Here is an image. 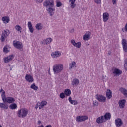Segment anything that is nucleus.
Masks as SVG:
<instances>
[{"instance_id": "1", "label": "nucleus", "mask_w": 127, "mask_h": 127, "mask_svg": "<svg viewBox=\"0 0 127 127\" xmlns=\"http://www.w3.org/2000/svg\"><path fill=\"white\" fill-rule=\"evenodd\" d=\"M64 69V66L61 64H57L53 66L54 74H59Z\"/></svg>"}, {"instance_id": "2", "label": "nucleus", "mask_w": 127, "mask_h": 127, "mask_svg": "<svg viewBox=\"0 0 127 127\" xmlns=\"http://www.w3.org/2000/svg\"><path fill=\"white\" fill-rule=\"evenodd\" d=\"M28 114V111L25 108H22L18 111V117L19 118H25Z\"/></svg>"}, {"instance_id": "3", "label": "nucleus", "mask_w": 127, "mask_h": 127, "mask_svg": "<svg viewBox=\"0 0 127 127\" xmlns=\"http://www.w3.org/2000/svg\"><path fill=\"white\" fill-rule=\"evenodd\" d=\"M44 7L46 9L54 6V1L52 0H46L43 3Z\"/></svg>"}, {"instance_id": "4", "label": "nucleus", "mask_w": 127, "mask_h": 127, "mask_svg": "<svg viewBox=\"0 0 127 127\" xmlns=\"http://www.w3.org/2000/svg\"><path fill=\"white\" fill-rule=\"evenodd\" d=\"M13 44L14 47L16 48L17 49H22V47H23V46L22 45V43H21L20 41H13Z\"/></svg>"}, {"instance_id": "5", "label": "nucleus", "mask_w": 127, "mask_h": 127, "mask_svg": "<svg viewBox=\"0 0 127 127\" xmlns=\"http://www.w3.org/2000/svg\"><path fill=\"white\" fill-rule=\"evenodd\" d=\"M96 99L98 100V101H99V102H100L101 103H105V102H106V100H107L106 97L102 95L98 94H97L96 95Z\"/></svg>"}, {"instance_id": "6", "label": "nucleus", "mask_w": 127, "mask_h": 127, "mask_svg": "<svg viewBox=\"0 0 127 127\" xmlns=\"http://www.w3.org/2000/svg\"><path fill=\"white\" fill-rule=\"evenodd\" d=\"M25 79L28 83H33V81H34L33 77L30 74H27L25 77Z\"/></svg>"}, {"instance_id": "7", "label": "nucleus", "mask_w": 127, "mask_h": 127, "mask_svg": "<svg viewBox=\"0 0 127 127\" xmlns=\"http://www.w3.org/2000/svg\"><path fill=\"white\" fill-rule=\"evenodd\" d=\"M3 103H8V104H12V103H14L15 102V99L11 97H6L4 101H3Z\"/></svg>"}, {"instance_id": "8", "label": "nucleus", "mask_w": 127, "mask_h": 127, "mask_svg": "<svg viewBox=\"0 0 127 127\" xmlns=\"http://www.w3.org/2000/svg\"><path fill=\"white\" fill-rule=\"evenodd\" d=\"M115 124L117 127H122L123 126V121L121 118H117L115 120Z\"/></svg>"}, {"instance_id": "9", "label": "nucleus", "mask_w": 127, "mask_h": 127, "mask_svg": "<svg viewBox=\"0 0 127 127\" xmlns=\"http://www.w3.org/2000/svg\"><path fill=\"white\" fill-rule=\"evenodd\" d=\"M122 45L123 46V50L125 52H127V40H126V39H122Z\"/></svg>"}, {"instance_id": "10", "label": "nucleus", "mask_w": 127, "mask_h": 127, "mask_svg": "<svg viewBox=\"0 0 127 127\" xmlns=\"http://www.w3.org/2000/svg\"><path fill=\"white\" fill-rule=\"evenodd\" d=\"M46 10L48 11V14H49L50 16H52V15L54 14L55 9L53 8V7H50L47 8Z\"/></svg>"}, {"instance_id": "11", "label": "nucleus", "mask_w": 127, "mask_h": 127, "mask_svg": "<svg viewBox=\"0 0 127 127\" xmlns=\"http://www.w3.org/2000/svg\"><path fill=\"white\" fill-rule=\"evenodd\" d=\"M13 55H9V56L5 57L4 58V61L5 63H8V62H10L12 59H13Z\"/></svg>"}, {"instance_id": "12", "label": "nucleus", "mask_w": 127, "mask_h": 127, "mask_svg": "<svg viewBox=\"0 0 127 127\" xmlns=\"http://www.w3.org/2000/svg\"><path fill=\"white\" fill-rule=\"evenodd\" d=\"M106 120L104 118V116H102L97 118L96 119V123L97 124H102V123H105Z\"/></svg>"}, {"instance_id": "13", "label": "nucleus", "mask_w": 127, "mask_h": 127, "mask_svg": "<svg viewBox=\"0 0 127 127\" xmlns=\"http://www.w3.org/2000/svg\"><path fill=\"white\" fill-rule=\"evenodd\" d=\"M61 55V53H60V52L58 51L53 52L51 54L52 57H53V58H56L57 57H59Z\"/></svg>"}, {"instance_id": "14", "label": "nucleus", "mask_w": 127, "mask_h": 127, "mask_svg": "<svg viewBox=\"0 0 127 127\" xmlns=\"http://www.w3.org/2000/svg\"><path fill=\"white\" fill-rule=\"evenodd\" d=\"M109 17H110V15L108 13H104L103 14V19L104 22H107L109 20Z\"/></svg>"}, {"instance_id": "15", "label": "nucleus", "mask_w": 127, "mask_h": 127, "mask_svg": "<svg viewBox=\"0 0 127 127\" xmlns=\"http://www.w3.org/2000/svg\"><path fill=\"white\" fill-rule=\"evenodd\" d=\"M90 36H91V32H87L83 35V40L87 41L90 39Z\"/></svg>"}, {"instance_id": "16", "label": "nucleus", "mask_w": 127, "mask_h": 127, "mask_svg": "<svg viewBox=\"0 0 127 127\" xmlns=\"http://www.w3.org/2000/svg\"><path fill=\"white\" fill-rule=\"evenodd\" d=\"M119 106L121 109H123L125 107V104H126V100L123 99L120 100L118 102Z\"/></svg>"}, {"instance_id": "17", "label": "nucleus", "mask_w": 127, "mask_h": 127, "mask_svg": "<svg viewBox=\"0 0 127 127\" xmlns=\"http://www.w3.org/2000/svg\"><path fill=\"white\" fill-rule=\"evenodd\" d=\"M51 41H52V39L51 38H48L43 41V44L47 45L51 43Z\"/></svg>"}, {"instance_id": "18", "label": "nucleus", "mask_w": 127, "mask_h": 127, "mask_svg": "<svg viewBox=\"0 0 127 127\" xmlns=\"http://www.w3.org/2000/svg\"><path fill=\"white\" fill-rule=\"evenodd\" d=\"M28 27L30 32H31V33H33L34 29H33V27H32V24L31 23V22H28Z\"/></svg>"}, {"instance_id": "19", "label": "nucleus", "mask_w": 127, "mask_h": 127, "mask_svg": "<svg viewBox=\"0 0 127 127\" xmlns=\"http://www.w3.org/2000/svg\"><path fill=\"white\" fill-rule=\"evenodd\" d=\"M119 91L122 94H123L125 97H126V98H127V90L126 89H125L124 88L121 87L119 89Z\"/></svg>"}, {"instance_id": "20", "label": "nucleus", "mask_w": 127, "mask_h": 127, "mask_svg": "<svg viewBox=\"0 0 127 127\" xmlns=\"http://www.w3.org/2000/svg\"><path fill=\"white\" fill-rule=\"evenodd\" d=\"M103 118H104V120L105 121H108V120H110L111 119V113L109 112L106 113L103 116Z\"/></svg>"}, {"instance_id": "21", "label": "nucleus", "mask_w": 127, "mask_h": 127, "mask_svg": "<svg viewBox=\"0 0 127 127\" xmlns=\"http://www.w3.org/2000/svg\"><path fill=\"white\" fill-rule=\"evenodd\" d=\"M80 83V81L79 79L77 78H75L72 81V85L73 87H76L77 85H79V83Z\"/></svg>"}, {"instance_id": "22", "label": "nucleus", "mask_w": 127, "mask_h": 127, "mask_svg": "<svg viewBox=\"0 0 127 127\" xmlns=\"http://www.w3.org/2000/svg\"><path fill=\"white\" fill-rule=\"evenodd\" d=\"M106 97L107 99H111L112 98V91L110 89H108L107 90L106 93Z\"/></svg>"}, {"instance_id": "23", "label": "nucleus", "mask_w": 127, "mask_h": 127, "mask_svg": "<svg viewBox=\"0 0 127 127\" xmlns=\"http://www.w3.org/2000/svg\"><path fill=\"white\" fill-rule=\"evenodd\" d=\"M2 20L4 22V23H8L9 21H10L9 17H7V16L3 17L2 18Z\"/></svg>"}, {"instance_id": "24", "label": "nucleus", "mask_w": 127, "mask_h": 127, "mask_svg": "<svg viewBox=\"0 0 127 127\" xmlns=\"http://www.w3.org/2000/svg\"><path fill=\"white\" fill-rule=\"evenodd\" d=\"M69 2H70V5L71 8H75L76 7V4L75 3L76 0H70Z\"/></svg>"}, {"instance_id": "25", "label": "nucleus", "mask_w": 127, "mask_h": 127, "mask_svg": "<svg viewBox=\"0 0 127 127\" xmlns=\"http://www.w3.org/2000/svg\"><path fill=\"white\" fill-rule=\"evenodd\" d=\"M113 74H115L117 76H120L122 74V71H120L119 69L115 68L113 71Z\"/></svg>"}, {"instance_id": "26", "label": "nucleus", "mask_w": 127, "mask_h": 127, "mask_svg": "<svg viewBox=\"0 0 127 127\" xmlns=\"http://www.w3.org/2000/svg\"><path fill=\"white\" fill-rule=\"evenodd\" d=\"M47 105V102L46 101H42L41 103H40V105H39V110H41V109H42L44 106H46Z\"/></svg>"}, {"instance_id": "27", "label": "nucleus", "mask_w": 127, "mask_h": 127, "mask_svg": "<svg viewBox=\"0 0 127 127\" xmlns=\"http://www.w3.org/2000/svg\"><path fill=\"white\" fill-rule=\"evenodd\" d=\"M0 107L1 109L7 110V109H8V105L5 104V103H0Z\"/></svg>"}, {"instance_id": "28", "label": "nucleus", "mask_w": 127, "mask_h": 127, "mask_svg": "<svg viewBox=\"0 0 127 127\" xmlns=\"http://www.w3.org/2000/svg\"><path fill=\"white\" fill-rule=\"evenodd\" d=\"M36 29L37 30H41L43 28L42 24L41 23H38L35 25Z\"/></svg>"}, {"instance_id": "29", "label": "nucleus", "mask_w": 127, "mask_h": 127, "mask_svg": "<svg viewBox=\"0 0 127 127\" xmlns=\"http://www.w3.org/2000/svg\"><path fill=\"white\" fill-rule=\"evenodd\" d=\"M69 70H72L73 68H76V62H72L69 64Z\"/></svg>"}, {"instance_id": "30", "label": "nucleus", "mask_w": 127, "mask_h": 127, "mask_svg": "<svg viewBox=\"0 0 127 127\" xmlns=\"http://www.w3.org/2000/svg\"><path fill=\"white\" fill-rule=\"evenodd\" d=\"M9 109L11 110H15L17 109V105L15 103L11 104L9 106Z\"/></svg>"}, {"instance_id": "31", "label": "nucleus", "mask_w": 127, "mask_h": 127, "mask_svg": "<svg viewBox=\"0 0 127 127\" xmlns=\"http://www.w3.org/2000/svg\"><path fill=\"white\" fill-rule=\"evenodd\" d=\"M71 90H70L69 89H66L64 91V94L65 95H66V96H71Z\"/></svg>"}, {"instance_id": "32", "label": "nucleus", "mask_w": 127, "mask_h": 127, "mask_svg": "<svg viewBox=\"0 0 127 127\" xmlns=\"http://www.w3.org/2000/svg\"><path fill=\"white\" fill-rule=\"evenodd\" d=\"M9 30L8 29H6L4 31L3 33H2V35H3L4 36H6V37H7V36H8V35H9Z\"/></svg>"}, {"instance_id": "33", "label": "nucleus", "mask_w": 127, "mask_h": 127, "mask_svg": "<svg viewBox=\"0 0 127 127\" xmlns=\"http://www.w3.org/2000/svg\"><path fill=\"white\" fill-rule=\"evenodd\" d=\"M31 89L34 90V91H37L38 90V87L35 85V83H33L30 86Z\"/></svg>"}, {"instance_id": "34", "label": "nucleus", "mask_w": 127, "mask_h": 127, "mask_svg": "<svg viewBox=\"0 0 127 127\" xmlns=\"http://www.w3.org/2000/svg\"><path fill=\"white\" fill-rule=\"evenodd\" d=\"M15 28L16 30H17V31H19V32H20V33H21V30L22 29V28H21V27H20V26H19V25H17L15 26Z\"/></svg>"}, {"instance_id": "35", "label": "nucleus", "mask_w": 127, "mask_h": 127, "mask_svg": "<svg viewBox=\"0 0 127 127\" xmlns=\"http://www.w3.org/2000/svg\"><path fill=\"white\" fill-rule=\"evenodd\" d=\"M81 45H82V44L80 42H78L77 43H76L74 45V46L75 47H77V48H81Z\"/></svg>"}, {"instance_id": "36", "label": "nucleus", "mask_w": 127, "mask_h": 127, "mask_svg": "<svg viewBox=\"0 0 127 127\" xmlns=\"http://www.w3.org/2000/svg\"><path fill=\"white\" fill-rule=\"evenodd\" d=\"M76 122L78 123L82 122V116H77L76 118Z\"/></svg>"}, {"instance_id": "37", "label": "nucleus", "mask_w": 127, "mask_h": 127, "mask_svg": "<svg viewBox=\"0 0 127 127\" xmlns=\"http://www.w3.org/2000/svg\"><path fill=\"white\" fill-rule=\"evenodd\" d=\"M1 97L2 101H4V99L6 98L5 95V91L2 92Z\"/></svg>"}, {"instance_id": "38", "label": "nucleus", "mask_w": 127, "mask_h": 127, "mask_svg": "<svg viewBox=\"0 0 127 127\" xmlns=\"http://www.w3.org/2000/svg\"><path fill=\"white\" fill-rule=\"evenodd\" d=\"M88 119H89V118H88V116H81L82 122H84V121H86V120H88Z\"/></svg>"}, {"instance_id": "39", "label": "nucleus", "mask_w": 127, "mask_h": 127, "mask_svg": "<svg viewBox=\"0 0 127 127\" xmlns=\"http://www.w3.org/2000/svg\"><path fill=\"white\" fill-rule=\"evenodd\" d=\"M60 98H61V99H64L65 94L63 92L61 93L60 94Z\"/></svg>"}, {"instance_id": "40", "label": "nucleus", "mask_w": 127, "mask_h": 127, "mask_svg": "<svg viewBox=\"0 0 127 127\" xmlns=\"http://www.w3.org/2000/svg\"><path fill=\"white\" fill-rule=\"evenodd\" d=\"M93 105L94 107H97V106H99V103L98 102V101L95 100L93 101Z\"/></svg>"}, {"instance_id": "41", "label": "nucleus", "mask_w": 127, "mask_h": 127, "mask_svg": "<svg viewBox=\"0 0 127 127\" xmlns=\"http://www.w3.org/2000/svg\"><path fill=\"white\" fill-rule=\"evenodd\" d=\"M5 38H6V37L2 34H1V41L2 42H3L4 40H5Z\"/></svg>"}, {"instance_id": "42", "label": "nucleus", "mask_w": 127, "mask_h": 127, "mask_svg": "<svg viewBox=\"0 0 127 127\" xmlns=\"http://www.w3.org/2000/svg\"><path fill=\"white\" fill-rule=\"evenodd\" d=\"M124 68L126 70H127V59H126L125 60Z\"/></svg>"}, {"instance_id": "43", "label": "nucleus", "mask_w": 127, "mask_h": 127, "mask_svg": "<svg viewBox=\"0 0 127 127\" xmlns=\"http://www.w3.org/2000/svg\"><path fill=\"white\" fill-rule=\"evenodd\" d=\"M62 5V3H61L60 1L57 2L56 6L57 7H60Z\"/></svg>"}, {"instance_id": "44", "label": "nucleus", "mask_w": 127, "mask_h": 127, "mask_svg": "<svg viewBox=\"0 0 127 127\" xmlns=\"http://www.w3.org/2000/svg\"><path fill=\"white\" fill-rule=\"evenodd\" d=\"M70 104H72V105H77L78 102L76 100H72V102H70Z\"/></svg>"}, {"instance_id": "45", "label": "nucleus", "mask_w": 127, "mask_h": 127, "mask_svg": "<svg viewBox=\"0 0 127 127\" xmlns=\"http://www.w3.org/2000/svg\"><path fill=\"white\" fill-rule=\"evenodd\" d=\"M94 2L97 4H101V0H94Z\"/></svg>"}, {"instance_id": "46", "label": "nucleus", "mask_w": 127, "mask_h": 127, "mask_svg": "<svg viewBox=\"0 0 127 127\" xmlns=\"http://www.w3.org/2000/svg\"><path fill=\"white\" fill-rule=\"evenodd\" d=\"M8 48L7 47H4V48H3V51L4 52H6V53H7V52H8Z\"/></svg>"}, {"instance_id": "47", "label": "nucleus", "mask_w": 127, "mask_h": 127, "mask_svg": "<svg viewBox=\"0 0 127 127\" xmlns=\"http://www.w3.org/2000/svg\"><path fill=\"white\" fill-rule=\"evenodd\" d=\"M71 44H72V45H73L74 46L76 44V41H75V40H71Z\"/></svg>"}, {"instance_id": "48", "label": "nucleus", "mask_w": 127, "mask_h": 127, "mask_svg": "<svg viewBox=\"0 0 127 127\" xmlns=\"http://www.w3.org/2000/svg\"><path fill=\"white\" fill-rule=\"evenodd\" d=\"M36 2H38L39 3H41L42 1H43V0H34Z\"/></svg>"}, {"instance_id": "49", "label": "nucleus", "mask_w": 127, "mask_h": 127, "mask_svg": "<svg viewBox=\"0 0 127 127\" xmlns=\"http://www.w3.org/2000/svg\"><path fill=\"white\" fill-rule=\"evenodd\" d=\"M40 104V102H38L37 104L36 105L35 109L36 110H37L38 108H39V105Z\"/></svg>"}, {"instance_id": "50", "label": "nucleus", "mask_w": 127, "mask_h": 127, "mask_svg": "<svg viewBox=\"0 0 127 127\" xmlns=\"http://www.w3.org/2000/svg\"><path fill=\"white\" fill-rule=\"evenodd\" d=\"M112 0V3L115 5V4H117V0Z\"/></svg>"}, {"instance_id": "51", "label": "nucleus", "mask_w": 127, "mask_h": 127, "mask_svg": "<svg viewBox=\"0 0 127 127\" xmlns=\"http://www.w3.org/2000/svg\"><path fill=\"white\" fill-rule=\"evenodd\" d=\"M69 101V102L71 103V102H72V97H69V99H68Z\"/></svg>"}, {"instance_id": "52", "label": "nucleus", "mask_w": 127, "mask_h": 127, "mask_svg": "<svg viewBox=\"0 0 127 127\" xmlns=\"http://www.w3.org/2000/svg\"><path fill=\"white\" fill-rule=\"evenodd\" d=\"M3 92H4V90H3V89L1 88L0 90V93H1V92L2 93Z\"/></svg>"}, {"instance_id": "53", "label": "nucleus", "mask_w": 127, "mask_h": 127, "mask_svg": "<svg viewBox=\"0 0 127 127\" xmlns=\"http://www.w3.org/2000/svg\"><path fill=\"white\" fill-rule=\"evenodd\" d=\"M45 127H52L51 126V125H47Z\"/></svg>"}, {"instance_id": "54", "label": "nucleus", "mask_w": 127, "mask_h": 127, "mask_svg": "<svg viewBox=\"0 0 127 127\" xmlns=\"http://www.w3.org/2000/svg\"><path fill=\"white\" fill-rule=\"evenodd\" d=\"M38 124H39V125H40V124H41V121L39 120L38 121Z\"/></svg>"}, {"instance_id": "55", "label": "nucleus", "mask_w": 127, "mask_h": 127, "mask_svg": "<svg viewBox=\"0 0 127 127\" xmlns=\"http://www.w3.org/2000/svg\"><path fill=\"white\" fill-rule=\"evenodd\" d=\"M40 127H44V126H43V125H41Z\"/></svg>"}, {"instance_id": "56", "label": "nucleus", "mask_w": 127, "mask_h": 127, "mask_svg": "<svg viewBox=\"0 0 127 127\" xmlns=\"http://www.w3.org/2000/svg\"><path fill=\"white\" fill-rule=\"evenodd\" d=\"M71 31H72V32H74V29H72Z\"/></svg>"}, {"instance_id": "57", "label": "nucleus", "mask_w": 127, "mask_h": 127, "mask_svg": "<svg viewBox=\"0 0 127 127\" xmlns=\"http://www.w3.org/2000/svg\"><path fill=\"white\" fill-rule=\"evenodd\" d=\"M108 54H109V55H111V53H108Z\"/></svg>"}, {"instance_id": "58", "label": "nucleus", "mask_w": 127, "mask_h": 127, "mask_svg": "<svg viewBox=\"0 0 127 127\" xmlns=\"http://www.w3.org/2000/svg\"><path fill=\"white\" fill-rule=\"evenodd\" d=\"M86 45H87V46H88V45H89V44H86Z\"/></svg>"}, {"instance_id": "59", "label": "nucleus", "mask_w": 127, "mask_h": 127, "mask_svg": "<svg viewBox=\"0 0 127 127\" xmlns=\"http://www.w3.org/2000/svg\"><path fill=\"white\" fill-rule=\"evenodd\" d=\"M0 127H2V126L1 125H0Z\"/></svg>"}]
</instances>
